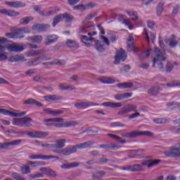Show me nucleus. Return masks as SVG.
<instances>
[{"mask_svg": "<svg viewBox=\"0 0 180 180\" xmlns=\"http://www.w3.org/2000/svg\"><path fill=\"white\" fill-rule=\"evenodd\" d=\"M5 5H8L11 8H25L26 4L22 1H6Z\"/></svg>", "mask_w": 180, "mask_h": 180, "instance_id": "4be33fe9", "label": "nucleus"}, {"mask_svg": "<svg viewBox=\"0 0 180 180\" xmlns=\"http://www.w3.org/2000/svg\"><path fill=\"white\" fill-rule=\"evenodd\" d=\"M94 144H95L94 141H89L83 143L65 148L64 149L54 150L53 152L56 153V154H63V155H71V154H74V153H77V150H82L84 148H88L91 147V146H94Z\"/></svg>", "mask_w": 180, "mask_h": 180, "instance_id": "f03ea898", "label": "nucleus"}, {"mask_svg": "<svg viewBox=\"0 0 180 180\" xmlns=\"http://www.w3.org/2000/svg\"><path fill=\"white\" fill-rule=\"evenodd\" d=\"M39 54H41V51L32 50L27 53V57H34V56H39Z\"/></svg>", "mask_w": 180, "mask_h": 180, "instance_id": "8fccbe9b", "label": "nucleus"}, {"mask_svg": "<svg viewBox=\"0 0 180 180\" xmlns=\"http://www.w3.org/2000/svg\"><path fill=\"white\" fill-rule=\"evenodd\" d=\"M108 158H102L98 161H97V162L98 164H101V165H105V164H106V162H108Z\"/></svg>", "mask_w": 180, "mask_h": 180, "instance_id": "680f3d73", "label": "nucleus"}, {"mask_svg": "<svg viewBox=\"0 0 180 180\" xmlns=\"http://www.w3.org/2000/svg\"><path fill=\"white\" fill-rule=\"evenodd\" d=\"M13 178L16 180H25V178L19 175L18 173H13Z\"/></svg>", "mask_w": 180, "mask_h": 180, "instance_id": "052dcab7", "label": "nucleus"}, {"mask_svg": "<svg viewBox=\"0 0 180 180\" xmlns=\"http://www.w3.org/2000/svg\"><path fill=\"white\" fill-rule=\"evenodd\" d=\"M167 155L170 157H180V148H174L167 152Z\"/></svg>", "mask_w": 180, "mask_h": 180, "instance_id": "72a5a7b5", "label": "nucleus"}, {"mask_svg": "<svg viewBox=\"0 0 180 180\" xmlns=\"http://www.w3.org/2000/svg\"><path fill=\"white\" fill-rule=\"evenodd\" d=\"M153 135V133H151L150 131H133L122 134L123 137H126L127 139H136V137H139V136L151 137Z\"/></svg>", "mask_w": 180, "mask_h": 180, "instance_id": "423d86ee", "label": "nucleus"}, {"mask_svg": "<svg viewBox=\"0 0 180 180\" xmlns=\"http://www.w3.org/2000/svg\"><path fill=\"white\" fill-rule=\"evenodd\" d=\"M97 15H98L97 13H93L89 14L86 17L85 21L83 22V24L85 23V22L86 21L92 20V19H94V18H95Z\"/></svg>", "mask_w": 180, "mask_h": 180, "instance_id": "4d7b16f0", "label": "nucleus"}, {"mask_svg": "<svg viewBox=\"0 0 180 180\" xmlns=\"http://www.w3.org/2000/svg\"><path fill=\"white\" fill-rule=\"evenodd\" d=\"M100 148H104V150H119L120 146L115 143L102 144L100 146Z\"/></svg>", "mask_w": 180, "mask_h": 180, "instance_id": "a878e982", "label": "nucleus"}, {"mask_svg": "<svg viewBox=\"0 0 180 180\" xmlns=\"http://www.w3.org/2000/svg\"><path fill=\"white\" fill-rule=\"evenodd\" d=\"M57 37L55 34H50L46 37L45 38V44L46 46H50V44H53L55 41H57Z\"/></svg>", "mask_w": 180, "mask_h": 180, "instance_id": "393cba45", "label": "nucleus"}, {"mask_svg": "<svg viewBox=\"0 0 180 180\" xmlns=\"http://www.w3.org/2000/svg\"><path fill=\"white\" fill-rule=\"evenodd\" d=\"M77 167H79V163L73 162L69 164H64L61 166L63 169H70L71 168H77Z\"/></svg>", "mask_w": 180, "mask_h": 180, "instance_id": "4c0bfd02", "label": "nucleus"}, {"mask_svg": "<svg viewBox=\"0 0 180 180\" xmlns=\"http://www.w3.org/2000/svg\"><path fill=\"white\" fill-rule=\"evenodd\" d=\"M127 15L131 18L133 20H137L139 19V16L137 15V13H136L134 11H126Z\"/></svg>", "mask_w": 180, "mask_h": 180, "instance_id": "3c124183", "label": "nucleus"}, {"mask_svg": "<svg viewBox=\"0 0 180 180\" xmlns=\"http://www.w3.org/2000/svg\"><path fill=\"white\" fill-rule=\"evenodd\" d=\"M44 99L46 102H54V101H60L62 99V98L59 96L56 95H49L44 96Z\"/></svg>", "mask_w": 180, "mask_h": 180, "instance_id": "7c9ffc66", "label": "nucleus"}, {"mask_svg": "<svg viewBox=\"0 0 180 180\" xmlns=\"http://www.w3.org/2000/svg\"><path fill=\"white\" fill-rule=\"evenodd\" d=\"M28 165H31L32 167H41L43 165V162L40 161H28L27 162Z\"/></svg>", "mask_w": 180, "mask_h": 180, "instance_id": "de8ad7c7", "label": "nucleus"}, {"mask_svg": "<svg viewBox=\"0 0 180 180\" xmlns=\"http://www.w3.org/2000/svg\"><path fill=\"white\" fill-rule=\"evenodd\" d=\"M1 115H5L6 116H11V117H16V112H11L9 110L0 108Z\"/></svg>", "mask_w": 180, "mask_h": 180, "instance_id": "58836bf2", "label": "nucleus"}, {"mask_svg": "<svg viewBox=\"0 0 180 180\" xmlns=\"http://www.w3.org/2000/svg\"><path fill=\"white\" fill-rule=\"evenodd\" d=\"M94 28V25L86 24L79 27V34H85L87 33L88 36H95V34H96V32H91Z\"/></svg>", "mask_w": 180, "mask_h": 180, "instance_id": "f8f14e48", "label": "nucleus"}, {"mask_svg": "<svg viewBox=\"0 0 180 180\" xmlns=\"http://www.w3.org/2000/svg\"><path fill=\"white\" fill-rule=\"evenodd\" d=\"M53 122V123H61L64 122V119L60 118V117H56V118H49L44 120V123H50Z\"/></svg>", "mask_w": 180, "mask_h": 180, "instance_id": "a19ab883", "label": "nucleus"}, {"mask_svg": "<svg viewBox=\"0 0 180 180\" xmlns=\"http://www.w3.org/2000/svg\"><path fill=\"white\" fill-rule=\"evenodd\" d=\"M167 106L170 109H177V110L180 111V103L175 102H170L167 103Z\"/></svg>", "mask_w": 180, "mask_h": 180, "instance_id": "49530a36", "label": "nucleus"}, {"mask_svg": "<svg viewBox=\"0 0 180 180\" xmlns=\"http://www.w3.org/2000/svg\"><path fill=\"white\" fill-rule=\"evenodd\" d=\"M127 51L129 52L133 51L134 53H139L140 51V49L139 48L135 47L134 46V38H129L127 40Z\"/></svg>", "mask_w": 180, "mask_h": 180, "instance_id": "6ab92c4d", "label": "nucleus"}, {"mask_svg": "<svg viewBox=\"0 0 180 180\" xmlns=\"http://www.w3.org/2000/svg\"><path fill=\"white\" fill-rule=\"evenodd\" d=\"M66 44L70 49H78V44L74 40L68 39L66 41Z\"/></svg>", "mask_w": 180, "mask_h": 180, "instance_id": "c03bdc74", "label": "nucleus"}, {"mask_svg": "<svg viewBox=\"0 0 180 180\" xmlns=\"http://www.w3.org/2000/svg\"><path fill=\"white\" fill-rule=\"evenodd\" d=\"M29 33H30V30L26 27L17 29L15 32H14V39H23V37H25L23 34Z\"/></svg>", "mask_w": 180, "mask_h": 180, "instance_id": "dca6fc26", "label": "nucleus"}, {"mask_svg": "<svg viewBox=\"0 0 180 180\" xmlns=\"http://www.w3.org/2000/svg\"><path fill=\"white\" fill-rule=\"evenodd\" d=\"M65 64V60L55 59L51 62L44 63L43 65H64Z\"/></svg>", "mask_w": 180, "mask_h": 180, "instance_id": "bb28decb", "label": "nucleus"}, {"mask_svg": "<svg viewBox=\"0 0 180 180\" xmlns=\"http://www.w3.org/2000/svg\"><path fill=\"white\" fill-rule=\"evenodd\" d=\"M152 51L153 50L151 49H147L140 55V58H147L150 57V54H151Z\"/></svg>", "mask_w": 180, "mask_h": 180, "instance_id": "09e8293b", "label": "nucleus"}, {"mask_svg": "<svg viewBox=\"0 0 180 180\" xmlns=\"http://www.w3.org/2000/svg\"><path fill=\"white\" fill-rule=\"evenodd\" d=\"M50 29V25L49 24H36L32 26V30L41 33L42 32H47Z\"/></svg>", "mask_w": 180, "mask_h": 180, "instance_id": "2eb2a0df", "label": "nucleus"}, {"mask_svg": "<svg viewBox=\"0 0 180 180\" xmlns=\"http://www.w3.org/2000/svg\"><path fill=\"white\" fill-rule=\"evenodd\" d=\"M41 172H43L44 175H47V176H51V178H55V176H57V174H56V172H54L51 169H47L46 167H42L40 169Z\"/></svg>", "mask_w": 180, "mask_h": 180, "instance_id": "b1692460", "label": "nucleus"}, {"mask_svg": "<svg viewBox=\"0 0 180 180\" xmlns=\"http://www.w3.org/2000/svg\"><path fill=\"white\" fill-rule=\"evenodd\" d=\"M78 122L76 121H66L60 124H55L53 123H46V126L50 127L51 126H54L55 127L63 128V127H72L74 126H77Z\"/></svg>", "mask_w": 180, "mask_h": 180, "instance_id": "9d476101", "label": "nucleus"}, {"mask_svg": "<svg viewBox=\"0 0 180 180\" xmlns=\"http://www.w3.org/2000/svg\"><path fill=\"white\" fill-rule=\"evenodd\" d=\"M172 70H174V65H172V63L168 62L166 65L167 72H171V71H172Z\"/></svg>", "mask_w": 180, "mask_h": 180, "instance_id": "bf43d9fd", "label": "nucleus"}, {"mask_svg": "<svg viewBox=\"0 0 180 180\" xmlns=\"http://www.w3.org/2000/svg\"><path fill=\"white\" fill-rule=\"evenodd\" d=\"M117 88L120 89H128L129 88H133V83L131 82H124L118 84L117 85Z\"/></svg>", "mask_w": 180, "mask_h": 180, "instance_id": "ea45409f", "label": "nucleus"}, {"mask_svg": "<svg viewBox=\"0 0 180 180\" xmlns=\"http://www.w3.org/2000/svg\"><path fill=\"white\" fill-rule=\"evenodd\" d=\"M6 43H8V39L0 37V53H4L6 49L11 53H21V51L25 50V47L22 44L14 43L5 46L1 45Z\"/></svg>", "mask_w": 180, "mask_h": 180, "instance_id": "7ed1b4c3", "label": "nucleus"}, {"mask_svg": "<svg viewBox=\"0 0 180 180\" xmlns=\"http://www.w3.org/2000/svg\"><path fill=\"white\" fill-rule=\"evenodd\" d=\"M96 49L99 53H103L105 51V45L101 43V41H96Z\"/></svg>", "mask_w": 180, "mask_h": 180, "instance_id": "a18cd8bd", "label": "nucleus"}, {"mask_svg": "<svg viewBox=\"0 0 180 180\" xmlns=\"http://www.w3.org/2000/svg\"><path fill=\"white\" fill-rule=\"evenodd\" d=\"M23 60H25V56L21 55H15L9 58L10 63H18L19 61H23Z\"/></svg>", "mask_w": 180, "mask_h": 180, "instance_id": "e433bc0d", "label": "nucleus"}, {"mask_svg": "<svg viewBox=\"0 0 180 180\" xmlns=\"http://www.w3.org/2000/svg\"><path fill=\"white\" fill-rule=\"evenodd\" d=\"M77 109H87V108H91V106H99L98 103H94L91 101L76 103L75 104Z\"/></svg>", "mask_w": 180, "mask_h": 180, "instance_id": "4468645a", "label": "nucleus"}, {"mask_svg": "<svg viewBox=\"0 0 180 180\" xmlns=\"http://www.w3.org/2000/svg\"><path fill=\"white\" fill-rule=\"evenodd\" d=\"M126 58H127L126 51L121 48L120 50L116 53L114 64L117 65L120 61L124 62L126 61Z\"/></svg>", "mask_w": 180, "mask_h": 180, "instance_id": "9b49d317", "label": "nucleus"}, {"mask_svg": "<svg viewBox=\"0 0 180 180\" xmlns=\"http://www.w3.org/2000/svg\"><path fill=\"white\" fill-rule=\"evenodd\" d=\"M101 39H103V41L107 44V46H110V41H109V39H108V37L103 36V35H101Z\"/></svg>", "mask_w": 180, "mask_h": 180, "instance_id": "e2e57ef3", "label": "nucleus"}, {"mask_svg": "<svg viewBox=\"0 0 180 180\" xmlns=\"http://www.w3.org/2000/svg\"><path fill=\"white\" fill-rule=\"evenodd\" d=\"M0 13L1 15H4V16H10V17L19 16V12L15 11L13 10L6 9V8L1 9Z\"/></svg>", "mask_w": 180, "mask_h": 180, "instance_id": "412c9836", "label": "nucleus"}, {"mask_svg": "<svg viewBox=\"0 0 180 180\" xmlns=\"http://www.w3.org/2000/svg\"><path fill=\"white\" fill-rule=\"evenodd\" d=\"M167 41L169 42V47L172 49H174V47H176V46H178V40H176L174 34H172L171 37L167 39Z\"/></svg>", "mask_w": 180, "mask_h": 180, "instance_id": "2f4dec72", "label": "nucleus"}, {"mask_svg": "<svg viewBox=\"0 0 180 180\" xmlns=\"http://www.w3.org/2000/svg\"><path fill=\"white\" fill-rule=\"evenodd\" d=\"M95 40L94 37H86V35H82L81 36V41L86 46V47H89L90 46H92V42Z\"/></svg>", "mask_w": 180, "mask_h": 180, "instance_id": "5701e85b", "label": "nucleus"}, {"mask_svg": "<svg viewBox=\"0 0 180 180\" xmlns=\"http://www.w3.org/2000/svg\"><path fill=\"white\" fill-rule=\"evenodd\" d=\"M75 11H86V6L84 4H79L73 7Z\"/></svg>", "mask_w": 180, "mask_h": 180, "instance_id": "6e6d98bb", "label": "nucleus"}, {"mask_svg": "<svg viewBox=\"0 0 180 180\" xmlns=\"http://www.w3.org/2000/svg\"><path fill=\"white\" fill-rule=\"evenodd\" d=\"M29 160H60L58 156L56 155H40V154H32L28 156Z\"/></svg>", "mask_w": 180, "mask_h": 180, "instance_id": "1a4fd4ad", "label": "nucleus"}, {"mask_svg": "<svg viewBox=\"0 0 180 180\" xmlns=\"http://www.w3.org/2000/svg\"><path fill=\"white\" fill-rule=\"evenodd\" d=\"M107 136L108 137H111V139H113L114 140H117L121 143V144H124L126 143V140L122 139L120 136L117 135H115L113 134H108Z\"/></svg>", "mask_w": 180, "mask_h": 180, "instance_id": "79ce46f5", "label": "nucleus"}, {"mask_svg": "<svg viewBox=\"0 0 180 180\" xmlns=\"http://www.w3.org/2000/svg\"><path fill=\"white\" fill-rule=\"evenodd\" d=\"M23 134H25L30 139H39L42 140L43 139H46L47 136H49V132L46 131H26L23 132Z\"/></svg>", "mask_w": 180, "mask_h": 180, "instance_id": "6e6552de", "label": "nucleus"}, {"mask_svg": "<svg viewBox=\"0 0 180 180\" xmlns=\"http://www.w3.org/2000/svg\"><path fill=\"white\" fill-rule=\"evenodd\" d=\"M32 122H33V120L30 117L25 116L22 118H14L13 124L19 127H30Z\"/></svg>", "mask_w": 180, "mask_h": 180, "instance_id": "39448f33", "label": "nucleus"}, {"mask_svg": "<svg viewBox=\"0 0 180 180\" xmlns=\"http://www.w3.org/2000/svg\"><path fill=\"white\" fill-rule=\"evenodd\" d=\"M59 88L61 91H72V89H75L73 87V86L65 85V84H60L59 86Z\"/></svg>", "mask_w": 180, "mask_h": 180, "instance_id": "603ef678", "label": "nucleus"}, {"mask_svg": "<svg viewBox=\"0 0 180 180\" xmlns=\"http://www.w3.org/2000/svg\"><path fill=\"white\" fill-rule=\"evenodd\" d=\"M20 171L21 174H23L24 175H28V174H30V167L25 165L20 167Z\"/></svg>", "mask_w": 180, "mask_h": 180, "instance_id": "37998d69", "label": "nucleus"}, {"mask_svg": "<svg viewBox=\"0 0 180 180\" xmlns=\"http://www.w3.org/2000/svg\"><path fill=\"white\" fill-rule=\"evenodd\" d=\"M86 6V9H92V8H95V4L90 2L87 4L85 5Z\"/></svg>", "mask_w": 180, "mask_h": 180, "instance_id": "774afa93", "label": "nucleus"}, {"mask_svg": "<svg viewBox=\"0 0 180 180\" xmlns=\"http://www.w3.org/2000/svg\"><path fill=\"white\" fill-rule=\"evenodd\" d=\"M66 141L65 139L57 140L56 143H53V148H64Z\"/></svg>", "mask_w": 180, "mask_h": 180, "instance_id": "473e14b6", "label": "nucleus"}, {"mask_svg": "<svg viewBox=\"0 0 180 180\" xmlns=\"http://www.w3.org/2000/svg\"><path fill=\"white\" fill-rule=\"evenodd\" d=\"M39 60H42L44 61H49V60H51V58H46V55H44L42 56L38 57L35 60L28 62V65H30V67L39 65V64H40V62L39 61Z\"/></svg>", "mask_w": 180, "mask_h": 180, "instance_id": "aec40b11", "label": "nucleus"}, {"mask_svg": "<svg viewBox=\"0 0 180 180\" xmlns=\"http://www.w3.org/2000/svg\"><path fill=\"white\" fill-rule=\"evenodd\" d=\"M115 99H116V101H123L124 97H123V94H117L114 96Z\"/></svg>", "mask_w": 180, "mask_h": 180, "instance_id": "338daca9", "label": "nucleus"}, {"mask_svg": "<svg viewBox=\"0 0 180 180\" xmlns=\"http://www.w3.org/2000/svg\"><path fill=\"white\" fill-rule=\"evenodd\" d=\"M27 40L29 41H32V43H41V40H43V37L41 35H34L27 37Z\"/></svg>", "mask_w": 180, "mask_h": 180, "instance_id": "cd10ccee", "label": "nucleus"}, {"mask_svg": "<svg viewBox=\"0 0 180 180\" xmlns=\"http://www.w3.org/2000/svg\"><path fill=\"white\" fill-rule=\"evenodd\" d=\"M160 91H162V89L160 86L152 87L148 91V94L152 96H155L156 95H158Z\"/></svg>", "mask_w": 180, "mask_h": 180, "instance_id": "c9c22d12", "label": "nucleus"}, {"mask_svg": "<svg viewBox=\"0 0 180 180\" xmlns=\"http://www.w3.org/2000/svg\"><path fill=\"white\" fill-rule=\"evenodd\" d=\"M6 37L8 39H15V32H8L5 34Z\"/></svg>", "mask_w": 180, "mask_h": 180, "instance_id": "0e129e2a", "label": "nucleus"}, {"mask_svg": "<svg viewBox=\"0 0 180 180\" xmlns=\"http://www.w3.org/2000/svg\"><path fill=\"white\" fill-rule=\"evenodd\" d=\"M161 162V160H146L142 162L141 165H133L131 166H124L122 168V171H130L132 172H139L140 171H144V167L151 168L155 165H158Z\"/></svg>", "mask_w": 180, "mask_h": 180, "instance_id": "f257e3e1", "label": "nucleus"}, {"mask_svg": "<svg viewBox=\"0 0 180 180\" xmlns=\"http://www.w3.org/2000/svg\"><path fill=\"white\" fill-rule=\"evenodd\" d=\"M101 106H105V108H112L115 109L116 108H121L122 103L105 102L101 104Z\"/></svg>", "mask_w": 180, "mask_h": 180, "instance_id": "c85d7f7f", "label": "nucleus"}, {"mask_svg": "<svg viewBox=\"0 0 180 180\" xmlns=\"http://www.w3.org/2000/svg\"><path fill=\"white\" fill-rule=\"evenodd\" d=\"M154 54L155 55V57H154L153 59V67L154 68L158 67L160 71H162V70H164V65L162 64V61H165L166 58L164 57L162 52H161V49H160L158 46H155L154 48Z\"/></svg>", "mask_w": 180, "mask_h": 180, "instance_id": "20e7f679", "label": "nucleus"}, {"mask_svg": "<svg viewBox=\"0 0 180 180\" xmlns=\"http://www.w3.org/2000/svg\"><path fill=\"white\" fill-rule=\"evenodd\" d=\"M24 105H36V106L39 107L43 106V104H41V103L33 98H28L27 100L24 101Z\"/></svg>", "mask_w": 180, "mask_h": 180, "instance_id": "f704fd0d", "label": "nucleus"}, {"mask_svg": "<svg viewBox=\"0 0 180 180\" xmlns=\"http://www.w3.org/2000/svg\"><path fill=\"white\" fill-rule=\"evenodd\" d=\"M130 112H137V106L133 104H127L118 112V115H126V113H130Z\"/></svg>", "mask_w": 180, "mask_h": 180, "instance_id": "ddd939ff", "label": "nucleus"}, {"mask_svg": "<svg viewBox=\"0 0 180 180\" xmlns=\"http://www.w3.org/2000/svg\"><path fill=\"white\" fill-rule=\"evenodd\" d=\"M30 177L33 178L34 179H36V178H43V175L39 173L37 174H30Z\"/></svg>", "mask_w": 180, "mask_h": 180, "instance_id": "69168bd1", "label": "nucleus"}, {"mask_svg": "<svg viewBox=\"0 0 180 180\" xmlns=\"http://www.w3.org/2000/svg\"><path fill=\"white\" fill-rule=\"evenodd\" d=\"M119 22H121L122 25H125V26H127L129 29V30H132L133 29V25L131 24V21H130V19L127 18L126 15H120L118 18Z\"/></svg>", "mask_w": 180, "mask_h": 180, "instance_id": "a211bd4d", "label": "nucleus"}, {"mask_svg": "<svg viewBox=\"0 0 180 180\" xmlns=\"http://www.w3.org/2000/svg\"><path fill=\"white\" fill-rule=\"evenodd\" d=\"M22 143V139H17L8 143H0V150H8L11 146H18Z\"/></svg>", "mask_w": 180, "mask_h": 180, "instance_id": "f3484780", "label": "nucleus"}, {"mask_svg": "<svg viewBox=\"0 0 180 180\" xmlns=\"http://www.w3.org/2000/svg\"><path fill=\"white\" fill-rule=\"evenodd\" d=\"M162 12H164V4L159 3L157 7V14L160 16Z\"/></svg>", "mask_w": 180, "mask_h": 180, "instance_id": "5fc2aeb1", "label": "nucleus"}, {"mask_svg": "<svg viewBox=\"0 0 180 180\" xmlns=\"http://www.w3.org/2000/svg\"><path fill=\"white\" fill-rule=\"evenodd\" d=\"M63 19H64L65 22H70L74 20V16L70 15L68 13H64L63 14L56 15L53 21V27H56V26H57V25H58V23H60Z\"/></svg>", "mask_w": 180, "mask_h": 180, "instance_id": "0eeeda50", "label": "nucleus"}, {"mask_svg": "<svg viewBox=\"0 0 180 180\" xmlns=\"http://www.w3.org/2000/svg\"><path fill=\"white\" fill-rule=\"evenodd\" d=\"M48 115H52V116H58V115H63L64 111L61 110H52L51 108H46L44 110Z\"/></svg>", "mask_w": 180, "mask_h": 180, "instance_id": "c756f323", "label": "nucleus"}, {"mask_svg": "<svg viewBox=\"0 0 180 180\" xmlns=\"http://www.w3.org/2000/svg\"><path fill=\"white\" fill-rule=\"evenodd\" d=\"M30 20H33V17H25L20 20V25H27Z\"/></svg>", "mask_w": 180, "mask_h": 180, "instance_id": "864d4df0", "label": "nucleus"}, {"mask_svg": "<svg viewBox=\"0 0 180 180\" xmlns=\"http://www.w3.org/2000/svg\"><path fill=\"white\" fill-rule=\"evenodd\" d=\"M103 84H115V79L110 77H106L103 80Z\"/></svg>", "mask_w": 180, "mask_h": 180, "instance_id": "13d9d810", "label": "nucleus"}]
</instances>
